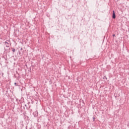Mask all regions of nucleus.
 I'll return each instance as SVG.
<instances>
[{
  "label": "nucleus",
  "instance_id": "1",
  "mask_svg": "<svg viewBox=\"0 0 129 129\" xmlns=\"http://www.w3.org/2000/svg\"><path fill=\"white\" fill-rule=\"evenodd\" d=\"M112 18V19H115V18H116V16L115 15V12H114V11H113Z\"/></svg>",
  "mask_w": 129,
  "mask_h": 129
},
{
  "label": "nucleus",
  "instance_id": "2",
  "mask_svg": "<svg viewBox=\"0 0 129 129\" xmlns=\"http://www.w3.org/2000/svg\"><path fill=\"white\" fill-rule=\"evenodd\" d=\"M5 45H6V47H7V48H9V47H10V43H9V42L7 41L5 42Z\"/></svg>",
  "mask_w": 129,
  "mask_h": 129
},
{
  "label": "nucleus",
  "instance_id": "3",
  "mask_svg": "<svg viewBox=\"0 0 129 129\" xmlns=\"http://www.w3.org/2000/svg\"><path fill=\"white\" fill-rule=\"evenodd\" d=\"M11 49H12L13 52H16V49L15 48L11 47Z\"/></svg>",
  "mask_w": 129,
  "mask_h": 129
},
{
  "label": "nucleus",
  "instance_id": "4",
  "mask_svg": "<svg viewBox=\"0 0 129 129\" xmlns=\"http://www.w3.org/2000/svg\"><path fill=\"white\" fill-rule=\"evenodd\" d=\"M14 84H15V86H18V85H17V83H15Z\"/></svg>",
  "mask_w": 129,
  "mask_h": 129
},
{
  "label": "nucleus",
  "instance_id": "5",
  "mask_svg": "<svg viewBox=\"0 0 129 129\" xmlns=\"http://www.w3.org/2000/svg\"><path fill=\"white\" fill-rule=\"evenodd\" d=\"M93 119L94 120L95 119V117H93Z\"/></svg>",
  "mask_w": 129,
  "mask_h": 129
},
{
  "label": "nucleus",
  "instance_id": "6",
  "mask_svg": "<svg viewBox=\"0 0 129 129\" xmlns=\"http://www.w3.org/2000/svg\"><path fill=\"white\" fill-rule=\"evenodd\" d=\"M113 37H115V34H113Z\"/></svg>",
  "mask_w": 129,
  "mask_h": 129
},
{
  "label": "nucleus",
  "instance_id": "7",
  "mask_svg": "<svg viewBox=\"0 0 129 129\" xmlns=\"http://www.w3.org/2000/svg\"><path fill=\"white\" fill-rule=\"evenodd\" d=\"M127 126L129 127V122H128V124H127Z\"/></svg>",
  "mask_w": 129,
  "mask_h": 129
},
{
  "label": "nucleus",
  "instance_id": "8",
  "mask_svg": "<svg viewBox=\"0 0 129 129\" xmlns=\"http://www.w3.org/2000/svg\"><path fill=\"white\" fill-rule=\"evenodd\" d=\"M20 50H23V48H21L20 49Z\"/></svg>",
  "mask_w": 129,
  "mask_h": 129
},
{
  "label": "nucleus",
  "instance_id": "9",
  "mask_svg": "<svg viewBox=\"0 0 129 129\" xmlns=\"http://www.w3.org/2000/svg\"><path fill=\"white\" fill-rule=\"evenodd\" d=\"M8 53H10V50H8Z\"/></svg>",
  "mask_w": 129,
  "mask_h": 129
},
{
  "label": "nucleus",
  "instance_id": "10",
  "mask_svg": "<svg viewBox=\"0 0 129 129\" xmlns=\"http://www.w3.org/2000/svg\"><path fill=\"white\" fill-rule=\"evenodd\" d=\"M9 50H11V48H9Z\"/></svg>",
  "mask_w": 129,
  "mask_h": 129
}]
</instances>
